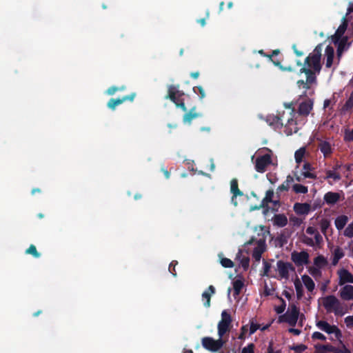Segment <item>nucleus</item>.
Returning a JSON list of instances; mask_svg holds the SVG:
<instances>
[{
    "instance_id": "obj_64",
    "label": "nucleus",
    "mask_w": 353,
    "mask_h": 353,
    "mask_svg": "<svg viewBox=\"0 0 353 353\" xmlns=\"http://www.w3.org/2000/svg\"><path fill=\"white\" fill-rule=\"evenodd\" d=\"M303 175L304 176L305 178H309L312 179H315L316 178V176L314 174L309 171L303 172Z\"/></svg>"
},
{
    "instance_id": "obj_12",
    "label": "nucleus",
    "mask_w": 353,
    "mask_h": 353,
    "mask_svg": "<svg viewBox=\"0 0 353 353\" xmlns=\"http://www.w3.org/2000/svg\"><path fill=\"white\" fill-rule=\"evenodd\" d=\"M314 101L311 99H306L300 103L297 113L299 115L306 117L313 109Z\"/></svg>"
},
{
    "instance_id": "obj_6",
    "label": "nucleus",
    "mask_w": 353,
    "mask_h": 353,
    "mask_svg": "<svg viewBox=\"0 0 353 353\" xmlns=\"http://www.w3.org/2000/svg\"><path fill=\"white\" fill-rule=\"evenodd\" d=\"M232 317L230 313L227 310H223L221 313V320L218 323V335L220 338H222L225 333L230 331Z\"/></svg>"
},
{
    "instance_id": "obj_57",
    "label": "nucleus",
    "mask_w": 353,
    "mask_h": 353,
    "mask_svg": "<svg viewBox=\"0 0 353 353\" xmlns=\"http://www.w3.org/2000/svg\"><path fill=\"white\" fill-rule=\"evenodd\" d=\"M296 102L292 101L290 103H285L284 106L287 109L291 110V114H295V108L294 105H296Z\"/></svg>"
},
{
    "instance_id": "obj_37",
    "label": "nucleus",
    "mask_w": 353,
    "mask_h": 353,
    "mask_svg": "<svg viewBox=\"0 0 353 353\" xmlns=\"http://www.w3.org/2000/svg\"><path fill=\"white\" fill-rule=\"evenodd\" d=\"M353 108V90L350 93V95L345 104L343 105L342 110L343 111H348Z\"/></svg>"
},
{
    "instance_id": "obj_52",
    "label": "nucleus",
    "mask_w": 353,
    "mask_h": 353,
    "mask_svg": "<svg viewBox=\"0 0 353 353\" xmlns=\"http://www.w3.org/2000/svg\"><path fill=\"white\" fill-rule=\"evenodd\" d=\"M272 203L270 201L267 200L266 198H263L259 206L253 208L254 210H259L261 208H268V203Z\"/></svg>"
},
{
    "instance_id": "obj_23",
    "label": "nucleus",
    "mask_w": 353,
    "mask_h": 353,
    "mask_svg": "<svg viewBox=\"0 0 353 353\" xmlns=\"http://www.w3.org/2000/svg\"><path fill=\"white\" fill-rule=\"evenodd\" d=\"M294 181V179L293 176H292L291 175L287 176L285 181L281 185H280L276 189V193L278 195V197H279V194L281 192L283 191H288L290 184L292 183Z\"/></svg>"
},
{
    "instance_id": "obj_62",
    "label": "nucleus",
    "mask_w": 353,
    "mask_h": 353,
    "mask_svg": "<svg viewBox=\"0 0 353 353\" xmlns=\"http://www.w3.org/2000/svg\"><path fill=\"white\" fill-rule=\"evenodd\" d=\"M122 89H123V88H119L116 86H111L107 90L106 93L108 95H113L116 92H117L119 90H122Z\"/></svg>"
},
{
    "instance_id": "obj_17",
    "label": "nucleus",
    "mask_w": 353,
    "mask_h": 353,
    "mask_svg": "<svg viewBox=\"0 0 353 353\" xmlns=\"http://www.w3.org/2000/svg\"><path fill=\"white\" fill-rule=\"evenodd\" d=\"M339 296L343 301L353 300V285H345L340 289Z\"/></svg>"
},
{
    "instance_id": "obj_8",
    "label": "nucleus",
    "mask_w": 353,
    "mask_h": 353,
    "mask_svg": "<svg viewBox=\"0 0 353 353\" xmlns=\"http://www.w3.org/2000/svg\"><path fill=\"white\" fill-rule=\"evenodd\" d=\"M316 327L328 334H334L335 337L340 340L342 333L340 329L335 325H330L325 321H318L316 323Z\"/></svg>"
},
{
    "instance_id": "obj_15",
    "label": "nucleus",
    "mask_w": 353,
    "mask_h": 353,
    "mask_svg": "<svg viewBox=\"0 0 353 353\" xmlns=\"http://www.w3.org/2000/svg\"><path fill=\"white\" fill-rule=\"evenodd\" d=\"M339 275V285L342 286L345 283H353V274L347 270L342 268L337 271Z\"/></svg>"
},
{
    "instance_id": "obj_22",
    "label": "nucleus",
    "mask_w": 353,
    "mask_h": 353,
    "mask_svg": "<svg viewBox=\"0 0 353 353\" xmlns=\"http://www.w3.org/2000/svg\"><path fill=\"white\" fill-rule=\"evenodd\" d=\"M318 147L325 157L330 156L332 153L331 144L327 141L321 140Z\"/></svg>"
},
{
    "instance_id": "obj_50",
    "label": "nucleus",
    "mask_w": 353,
    "mask_h": 353,
    "mask_svg": "<svg viewBox=\"0 0 353 353\" xmlns=\"http://www.w3.org/2000/svg\"><path fill=\"white\" fill-rule=\"evenodd\" d=\"M344 140L345 141H353V129L351 130H345Z\"/></svg>"
},
{
    "instance_id": "obj_13",
    "label": "nucleus",
    "mask_w": 353,
    "mask_h": 353,
    "mask_svg": "<svg viewBox=\"0 0 353 353\" xmlns=\"http://www.w3.org/2000/svg\"><path fill=\"white\" fill-rule=\"evenodd\" d=\"M135 97H136V93L132 92L130 94L123 96L121 98H117V99L112 98L108 101V102L107 103V106L110 109L114 110L117 105L122 104L125 101H133Z\"/></svg>"
},
{
    "instance_id": "obj_28",
    "label": "nucleus",
    "mask_w": 353,
    "mask_h": 353,
    "mask_svg": "<svg viewBox=\"0 0 353 353\" xmlns=\"http://www.w3.org/2000/svg\"><path fill=\"white\" fill-rule=\"evenodd\" d=\"M348 221V217L346 215H340L335 219L334 223L337 230H341L344 228Z\"/></svg>"
},
{
    "instance_id": "obj_43",
    "label": "nucleus",
    "mask_w": 353,
    "mask_h": 353,
    "mask_svg": "<svg viewBox=\"0 0 353 353\" xmlns=\"http://www.w3.org/2000/svg\"><path fill=\"white\" fill-rule=\"evenodd\" d=\"M193 91L195 94H197L199 96L200 99H203L205 97V92L202 86L199 85L194 87Z\"/></svg>"
},
{
    "instance_id": "obj_29",
    "label": "nucleus",
    "mask_w": 353,
    "mask_h": 353,
    "mask_svg": "<svg viewBox=\"0 0 353 353\" xmlns=\"http://www.w3.org/2000/svg\"><path fill=\"white\" fill-rule=\"evenodd\" d=\"M195 110L196 107H193L188 112L183 115V121L184 123H190L194 119H196L199 116V114L195 112Z\"/></svg>"
},
{
    "instance_id": "obj_61",
    "label": "nucleus",
    "mask_w": 353,
    "mask_h": 353,
    "mask_svg": "<svg viewBox=\"0 0 353 353\" xmlns=\"http://www.w3.org/2000/svg\"><path fill=\"white\" fill-rule=\"evenodd\" d=\"M273 341H270L268 344L267 351L265 353H281V351L280 350L274 351L273 347Z\"/></svg>"
},
{
    "instance_id": "obj_16",
    "label": "nucleus",
    "mask_w": 353,
    "mask_h": 353,
    "mask_svg": "<svg viewBox=\"0 0 353 353\" xmlns=\"http://www.w3.org/2000/svg\"><path fill=\"white\" fill-rule=\"evenodd\" d=\"M334 44L337 46L336 54L339 59L341 57L346 46L347 48L350 45V43H348V37L347 36L339 39V40L336 41V43H334Z\"/></svg>"
},
{
    "instance_id": "obj_55",
    "label": "nucleus",
    "mask_w": 353,
    "mask_h": 353,
    "mask_svg": "<svg viewBox=\"0 0 353 353\" xmlns=\"http://www.w3.org/2000/svg\"><path fill=\"white\" fill-rule=\"evenodd\" d=\"M312 339H318V340H321V341H325L326 340V337L321 332H314L312 334Z\"/></svg>"
},
{
    "instance_id": "obj_34",
    "label": "nucleus",
    "mask_w": 353,
    "mask_h": 353,
    "mask_svg": "<svg viewBox=\"0 0 353 353\" xmlns=\"http://www.w3.org/2000/svg\"><path fill=\"white\" fill-rule=\"evenodd\" d=\"M244 286V283L241 279H236L233 282V290H234V295H239L242 288Z\"/></svg>"
},
{
    "instance_id": "obj_63",
    "label": "nucleus",
    "mask_w": 353,
    "mask_h": 353,
    "mask_svg": "<svg viewBox=\"0 0 353 353\" xmlns=\"http://www.w3.org/2000/svg\"><path fill=\"white\" fill-rule=\"evenodd\" d=\"M274 196V191L273 190H268L265 193V196L267 200L270 201L271 202H273L272 198Z\"/></svg>"
},
{
    "instance_id": "obj_42",
    "label": "nucleus",
    "mask_w": 353,
    "mask_h": 353,
    "mask_svg": "<svg viewBox=\"0 0 353 353\" xmlns=\"http://www.w3.org/2000/svg\"><path fill=\"white\" fill-rule=\"evenodd\" d=\"M290 349L294 350L296 353H303L307 349V347L304 344H299L290 346Z\"/></svg>"
},
{
    "instance_id": "obj_10",
    "label": "nucleus",
    "mask_w": 353,
    "mask_h": 353,
    "mask_svg": "<svg viewBox=\"0 0 353 353\" xmlns=\"http://www.w3.org/2000/svg\"><path fill=\"white\" fill-rule=\"evenodd\" d=\"M272 163V156L270 154H265L259 156L255 160V170L259 173H263L266 171L267 168Z\"/></svg>"
},
{
    "instance_id": "obj_47",
    "label": "nucleus",
    "mask_w": 353,
    "mask_h": 353,
    "mask_svg": "<svg viewBox=\"0 0 353 353\" xmlns=\"http://www.w3.org/2000/svg\"><path fill=\"white\" fill-rule=\"evenodd\" d=\"M339 341L342 345L341 348L335 347L334 353H351L350 350L348 348H347L345 345L343 343L342 341L339 340Z\"/></svg>"
},
{
    "instance_id": "obj_4",
    "label": "nucleus",
    "mask_w": 353,
    "mask_h": 353,
    "mask_svg": "<svg viewBox=\"0 0 353 353\" xmlns=\"http://www.w3.org/2000/svg\"><path fill=\"white\" fill-rule=\"evenodd\" d=\"M256 244V247L254 248L252 252V257L256 261H260L262 254L265 250V239L264 237L257 239L254 237H252L245 244L252 245Z\"/></svg>"
},
{
    "instance_id": "obj_36",
    "label": "nucleus",
    "mask_w": 353,
    "mask_h": 353,
    "mask_svg": "<svg viewBox=\"0 0 353 353\" xmlns=\"http://www.w3.org/2000/svg\"><path fill=\"white\" fill-rule=\"evenodd\" d=\"M292 190L296 194H306L308 192V188L307 186L299 183L294 184L292 186Z\"/></svg>"
},
{
    "instance_id": "obj_59",
    "label": "nucleus",
    "mask_w": 353,
    "mask_h": 353,
    "mask_svg": "<svg viewBox=\"0 0 353 353\" xmlns=\"http://www.w3.org/2000/svg\"><path fill=\"white\" fill-rule=\"evenodd\" d=\"M248 325H243L241 328V333L239 336V339L243 340L245 338V334L248 332Z\"/></svg>"
},
{
    "instance_id": "obj_7",
    "label": "nucleus",
    "mask_w": 353,
    "mask_h": 353,
    "mask_svg": "<svg viewBox=\"0 0 353 353\" xmlns=\"http://www.w3.org/2000/svg\"><path fill=\"white\" fill-rule=\"evenodd\" d=\"M299 316V309L295 305H292L290 311L279 317V321L288 323L290 326L296 325Z\"/></svg>"
},
{
    "instance_id": "obj_19",
    "label": "nucleus",
    "mask_w": 353,
    "mask_h": 353,
    "mask_svg": "<svg viewBox=\"0 0 353 353\" xmlns=\"http://www.w3.org/2000/svg\"><path fill=\"white\" fill-rule=\"evenodd\" d=\"M341 194L339 192H327L324 194V201L329 205H333L340 201Z\"/></svg>"
},
{
    "instance_id": "obj_18",
    "label": "nucleus",
    "mask_w": 353,
    "mask_h": 353,
    "mask_svg": "<svg viewBox=\"0 0 353 353\" xmlns=\"http://www.w3.org/2000/svg\"><path fill=\"white\" fill-rule=\"evenodd\" d=\"M348 22L346 19L345 17L343 18L342 23L339 26L338 29L336 30L335 34L332 36V41L333 43H336V41L339 39L342 38L347 28Z\"/></svg>"
},
{
    "instance_id": "obj_24",
    "label": "nucleus",
    "mask_w": 353,
    "mask_h": 353,
    "mask_svg": "<svg viewBox=\"0 0 353 353\" xmlns=\"http://www.w3.org/2000/svg\"><path fill=\"white\" fill-rule=\"evenodd\" d=\"M325 57H326V68H330L333 63V59L334 57V50L331 46H327L325 48Z\"/></svg>"
},
{
    "instance_id": "obj_40",
    "label": "nucleus",
    "mask_w": 353,
    "mask_h": 353,
    "mask_svg": "<svg viewBox=\"0 0 353 353\" xmlns=\"http://www.w3.org/2000/svg\"><path fill=\"white\" fill-rule=\"evenodd\" d=\"M305 152V150L304 148H301L295 152L294 158L297 163H299L302 161Z\"/></svg>"
},
{
    "instance_id": "obj_26",
    "label": "nucleus",
    "mask_w": 353,
    "mask_h": 353,
    "mask_svg": "<svg viewBox=\"0 0 353 353\" xmlns=\"http://www.w3.org/2000/svg\"><path fill=\"white\" fill-rule=\"evenodd\" d=\"M230 192L233 194L232 199L236 198L237 196H242L243 192L239 188L238 181L236 179H233L230 182Z\"/></svg>"
},
{
    "instance_id": "obj_38",
    "label": "nucleus",
    "mask_w": 353,
    "mask_h": 353,
    "mask_svg": "<svg viewBox=\"0 0 353 353\" xmlns=\"http://www.w3.org/2000/svg\"><path fill=\"white\" fill-rule=\"evenodd\" d=\"M26 254H31L34 258H39L41 254L37 251L36 246L34 245H30V247L26 250Z\"/></svg>"
},
{
    "instance_id": "obj_60",
    "label": "nucleus",
    "mask_w": 353,
    "mask_h": 353,
    "mask_svg": "<svg viewBox=\"0 0 353 353\" xmlns=\"http://www.w3.org/2000/svg\"><path fill=\"white\" fill-rule=\"evenodd\" d=\"M314 245H316L318 246H320L321 245V243H323V237L322 236L319 234V232H316L314 235Z\"/></svg>"
},
{
    "instance_id": "obj_31",
    "label": "nucleus",
    "mask_w": 353,
    "mask_h": 353,
    "mask_svg": "<svg viewBox=\"0 0 353 353\" xmlns=\"http://www.w3.org/2000/svg\"><path fill=\"white\" fill-rule=\"evenodd\" d=\"M327 265V259L323 255H319L314 259V266L323 268Z\"/></svg>"
},
{
    "instance_id": "obj_46",
    "label": "nucleus",
    "mask_w": 353,
    "mask_h": 353,
    "mask_svg": "<svg viewBox=\"0 0 353 353\" xmlns=\"http://www.w3.org/2000/svg\"><path fill=\"white\" fill-rule=\"evenodd\" d=\"M221 264L224 268H233L234 263L232 260L228 258H222L221 259Z\"/></svg>"
},
{
    "instance_id": "obj_3",
    "label": "nucleus",
    "mask_w": 353,
    "mask_h": 353,
    "mask_svg": "<svg viewBox=\"0 0 353 353\" xmlns=\"http://www.w3.org/2000/svg\"><path fill=\"white\" fill-rule=\"evenodd\" d=\"M322 303L327 312H334L336 316H343L345 314L342 303L334 295L323 297Z\"/></svg>"
},
{
    "instance_id": "obj_51",
    "label": "nucleus",
    "mask_w": 353,
    "mask_h": 353,
    "mask_svg": "<svg viewBox=\"0 0 353 353\" xmlns=\"http://www.w3.org/2000/svg\"><path fill=\"white\" fill-rule=\"evenodd\" d=\"M272 203L270 201L267 200L266 198H263L259 206L253 208L254 210H259L261 208H268V203Z\"/></svg>"
},
{
    "instance_id": "obj_30",
    "label": "nucleus",
    "mask_w": 353,
    "mask_h": 353,
    "mask_svg": "<svg viewBox=\"0 0 353 353\" xmlns=\"http://www.w3.org/2000/svg\"><path fill=\"white\" fill-rule=\"evenodd\" d=\"M303 284L309 292H312L315 288V283L313 280L307 274L301 276Z\"/></svg>"
},
{
    "instance_id": "obj_14",
    "label": "nucleus",
    "mask_w": 353,
    "mask_h": 353,
    "mask_svg": "<svg viewBox=\"0 0 353 353\" xmlns=\"http://www.w3.org/2000/svg\"><path fill=\"white\" fill-rule=\"evenodd\" d=\"M276 265L279 276L282 279H288L289 278V270H294V268L291 263L281 260L277 261Z\"/></svg>"
},
{
    "instance_id": "obj_20",
    "label": "nucleus",
    "mask_w": 353,
    "mask_h": 353,
    "mask_svg": "<svg viewBox=\"0 0 353 353\" xmlns=\"http://www.w3.org/2000/svg\"><path fill=\"white\" fill-rule=\"evenodd\" d=\"M310 205L307 203H296L294 205V210L296 212V214L299 215L307 214L310 212Z\"/></svg>"
},
{
    "instance_id": "obj_41",
    "label": "nucleus",
    "mask_w": 353,
    "mask_h": 353,
    "mask_svg": "<svg viewBox=\"0 0 353 353\" xmlns=\"http://www.w3.org/2000/svg\"><path fill=\"white\" fill-rule=\"evenodd\" d=\"M325 179H333L334 181H339L341 179V174L335 171H326Z\"/></svg>"
},
{
    "instance_id": "obj_1",
    "label": "nucleus",
    "mask_w": 353,
    "mask_h": 353,
    "mask_svg": "<svg viewBox=\"0 0 353 353\" xmlns=\"http://www.w3.org/2000/svg\"><path fill=\"white\" fill-rule=\"evenodd\" d=\"M323 50V44L320 43L317 45L312 52L305 58L303 65L301 68H306L310 70L312 72L316 77V74H319L321 70V52Z\"/></svg>"
},
{
    "instance_id": "obj_49",
    "label": "nucleus",
    "mask_w": 353,
    "mask_h": 353,
    "mask_svg": "<svg viewBox=\"0 0 353 353\" xmlns=\"http://www.w3.org/2000/svg\"><path fill=\"white\" fill-rule=\"evenodd\" d=\"M241 265L244 270H247L250 265V258L248 256H243L240 261Z\"/></svg>"
},
{
    "instance_id": "obj_54",
    "label": "nucleus",
    "mask_w": 353,
    "mask_h": 353,
    "mask_svg": "<svg viewBox=\"0 0 353 353\" xmlns=\"http://www.w3.org/2000/svg\"><path fill=\"white\" fill-rule=\"evenodd\" d=\"M178 262L176 261H172L168 268L169 272L174 276H176V272L175 270V266L177 265Z\"/></svg>"
},
{
    "instance_id": "obj_5",
    "label": "nucleus",
    "mask_w": 353,
    "mask_h": 353,
    "mask_svg": "<svg viewBox=\"0 0 353 353\" xmlns=\"http://www.w3.org/2000/svg\"><path fill=\"white\" fill-rule=\"evenodd\" d=\"M225 343V341L220 337L217 340H214L213 338L210 336H205L201 339V344L205 350L213 352L219 351L222 348Z\"/></svg>"
},
{
    "instance_id": "obj_44",
    "label": "nucleus",
    "mask_w": 353,
    "mask_h": 353,
    "mask_svg": "<svg viewBox=\"0 0 353 353\" xmlns=\"http://www.w3.org/2000/svg\"><path fill=\"white\" fill-rule=\"evenodd\" d=\"M271 267H272V265L269 262L263 260V273L261 274V275L263 276H268L269 272L271 269Z\"/></svg>"
},
{
    "instance_id": "obj_32",
    "label": "nucleus",
    "mask_w": 353,
    "mask_h": 353,
    "mask_svg": "<svg viewBox=\"0 0 353 353\" xmlns=\"http://www.w3.org/2000/svg\"><path fill=\"white\" fill-rule=\"evenodd\" d=\"M344 256V252H343L342 249L340 248H336L333 254V259L332 263L333 265H336L339 260L342 259Z\"/></svg>"
},
{
    "instance_id": "obj_33",
    "label": "nucleus",
    "mask_w": 353,
    "mask_h": 353,
    "mask_svg": "<svg viewBox=\"0 0 353 353\" xmlns=\"http://www.w3.org/2000/svg\"><path fill=\"white\" fill-rule=\"evenodd\" d=\"M321 269V268L315 266H310L308 268V272L316 280H317L322 276V271Z\"/></svg>"
},
{
    "instance_id": "obj_53",
    "label": "nucleus",
    "mask_w": 353,
    "mask_h": 353,
    "mask_svg": "<svg viewBox=\"0 0 353 353\" xmlns=\"http://www.w3.org/2000/svg\"><path fill=\"white\" fill-rule=\"evenodd\" d=\"M254 343H249L246 347H243L241 353H254Z\"/></svg>"
},
{
    "instance_id": "obj_45",
    "label": "nucleus",
    "mask_w": 353,
    "mask_h": 353,
    "mask_svg": "<svg viewBox=\"0 0 353 353\" xmlns=\"http://www.w3.org/2000/svg\"><path fill=\"white\" fill-rule=\"evenodd\" d=\"M279 299L280 301L281 302V304L275 308V311L277 314H281L285 311V309L286 307V303H285V300L283 298L279 297Z\"/></svg>"
},
{
    "instance_id": "obj_35",
    "label": "nucleus",
    "mask_w": 353,
    "mask_h": 353,
    "mask_svg": "<svg viewBox=\"0 0 353 353\" xmlns=\"http://www.w3.org/2000/svg\"><path fill=\"white\" fill-rule=\"evenodd\" d=\"M294 288L296 292V296L298 299H301L303 296V285L299 279L294 281Z\"/></svg>"
},
{
    "instance_id": "obj_21",
    "label": "nucleus",
    "mask_w": 353,
    "mask_h": 353,
    "mask_svg": "<svg viewBox=\"0 0 353 353\" xmlns=\"http://www.w3.org/2000/svg\"><path fill=\"white\" fill-rule=\"evenodd\" d=\"M215 293V288L213 285H210L208 290L204 291L202 294V299L204 301L203 305L205 307L210 306L211 296Z\"/></svg>"
},
{
    "instance_id": "obj_27",
    "label": "nucleus",
    "mask_w": 353,
    "mask_h": 353,
    "mask_svg": "<svg viewBox=\"0 0 353 353\" xmlns=\"http://www.w3.org/2000/svg\"><path fill=\"white\" fill-rule=\"evenodd\" d=\"M315 350L317 352V353H328V352H333L334 353L335 347L327 344V345H322V344H317L315 345Z\"/></svg>"
},
{
    "instance_id": "obj_2",
    "label": "nucleus",
    "mask_w": 353,
    "mask_h": 353,
    "mask_svg": "<svg viewBox=\"0 0 353 353\" xmlns=\"http://www.w3.org/2000/svg\"><path fill=\"white\" fill-rule=\"evenodd\" d=\"M184 92L179 90V85H170L168 87V94L165 97V99H170L173 102L177 108H181L183 111L186 112L187 108L185 105L182 97Z\"/></svg>"
},
{
    "instance_id": "obj_11",
    "label": "nucleus",
    "mask_w": 353,
    "mask_h": 353,
    "mask_svg": "<svg viewBox=\"0 0 353 353\" xmlns=\"http://www.w3.org/2000/svg\"><path fill=\"white\" fill-rule=\"evenodd\" d=\"M310 255L306 251H294L291 254V259L296 266H303L310 263Z\"/></svg>"
},
{
    "instance_id": "obj_48",
    "label": "nucleus",
    "mask_w": 353,
    "mask_h": 353,
    "mask_svg": "<svg viewBox=\"0 0 353 353\" xmlns=\"http://www.w3.org/2000/svg\"><path fill=\"white\" fill-rule=\"evenodd\" d=\"M344 235L349 238L353 237V221L345 228Z\"/></svg>"
},
{
    "instance_id": "obj_58",
    "label": "nucleus",
    "mask_w": 353,
    "mask_h": 353,
    "mask_svg": "<svg viewBox=\"0 0 353 353\" xmlns=\"http://www.w3.org/2000/svg\"><path fill=\"white\" fill-rule=\"evenodd\" d=\"M259 328L260 325L257 323H254V321H252L250 322V335L253 334Z\"/></svg>"
},
{
    "instance_id": "obj_56",
    "label": "nucleus",
    "mask_w": 353,
    "mask_h": 353,
    "mask_svg": "<svg viewBox=\"0 0 353 353\" xmlns=\"http://www.w3.org/2000/svg\"><path fill=\"white\" fill-rule=\"evenodd\" d=\"M344 321L348 328H353V314L345 317Z\"/></svg>"
},
{
    "instance_id": "obj_39",
    "label": "nucleus",
    "mask_w": 353,
    "mask_h": 353,
    "mask_svg": "<svg viewBox=\"0 0 353 353\" xmlns=\"http://www.w3.org/2000/svg\"><path fill=\"white\" fill-rule=\"evenodd\" d=\"M330 226V221L327 219H322L320 221V227L321 232L326 235L327 230Z\"/></svg>"
},
{
    "instance_id": "obj_25",
    "label": "nucleus",
    "mask_w": 353,
    "mask_h": 353,
    "mask_svg": "<svg viewBox=\"0 0 353 353\" xmlns=\"http://www.w3.org/2000/svg\"><path fill=\"white\" fill-rule=\"evenodd\" d=\"M274 225L278 227H284L288 224V219L283 214H275L273 219Z\"/></svg>"
},
{
    "instance_id": "obj_9",
    "label": "nucleus",
    "mask_w": 353,
    "mask_h": 353,
    "mask_svg": "<svg viewBox=\"0 0 353 353\" xmlns=\"http://www.w3.org/2000/svg\"><path fill=\"white\" fill-rule=\"evenodd\" d=\"M300 74L304 73L306 75V81L300 79L296 82L297 85L305 90H308L310 88V85L316 82V77L314 76V74L310 71L309 69L306 68H301L299 70Z\"/></svg>"
}]
</instances>
